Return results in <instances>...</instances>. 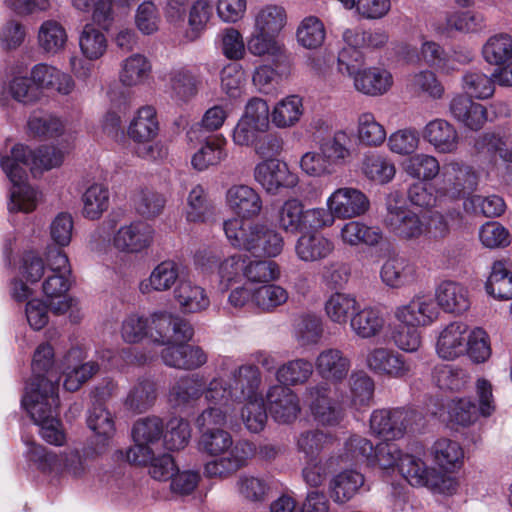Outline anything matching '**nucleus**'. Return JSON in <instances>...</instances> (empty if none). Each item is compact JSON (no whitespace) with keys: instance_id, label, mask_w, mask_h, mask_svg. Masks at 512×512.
<instances>
[{"instance_id":"f257e3e1","label":"nucleus","mask_w":512,"mask_h":512,"mask_svg":"<svg viewBox=\"0 0 512 512\" xmlns=\"http://www.w3.org/2000/svg\"><path fill=\"white\" fill-rule=\"evenodd\" d=\"M63 159V152L53 146H42L32 151L23 144H16L11 155L1 159V167L12 183L9 211L30 213L37 207L40 192L27 184V169L36 177L59 167Z\"/></svg>"},{"instance_id":"f03ea898","label":"nucleus","mask_w":512,"mask_h":512,"mask_svg":"<svg viewBox=\"0 0 512 512\" xmlns=\"http://www.w3.org/2000/svg\"><path fill=\"white\" fill-rule=\"evenodd\" d=\"M219 375L209 382L207 403L227 406L263 397L260 392L262 376L254 364L236 365L230 357L218 363Z\"/></svg>"},{"instance_id":"7ed1b4c3","label":"nucleus","mask_w":512,"mask_h":512,"mask_svg":"<svg viewBox=\"0 0 512 512\" xmlns=\"http://www.w3.org/2000/svg\"><path fill=\"white\" fill-rule=\"evenodd\" d=\"M199 450L217 457L204 466L207 477L226 478L247 464L253 456V445L247 441L233 443L231 434L224 429H209L201 432Z\"/></svg>"},{"instance_id":"20e7f679","label":"nucleus","mask_w":512,"mask_h":512,"mask_svg":"<svg viewBox=\"0 0 512 512\" xmlns=\"http://www.w3.org/2000/svg\"><path fill=\"white\" fill-rule=\"evenodd\" d=\"M223 229L234 248L248 251L255 257H277L284 247L282 235L264 224H245L231 218L223 223Z\"/></svg>"},{"instance_id":"39448f33","label":"nucleus","mask_w":512,"mask_h":512,"mask_svg":"<svg viewBox=\"0 0 512 512\" xmlns=\"http://www.w3.org/2000/svg\"><path fill=\"white\" fill-rule=\"evenodd\" d=\"M46 392L40 393L31 388L23 395L21 404L40 429L44 441L51 445L62 446L66 443V433L58 418L59 396L53 393L51 384H47Z\"/></svg>"},{"instance_id":"423d86ee","label":"nucleus","mask_w":512,"mask_h":512,"mask_svg":"<svg viewBox=\"0 0 512 512\" xmlns=\"http://www.w3.org/2000/svg\"><path fill=\"white\" fill-rule=\"evenodd\" d=\"M364 66V56L357 50H340L337 57V70L353 79L354 88L365 95L381 96L393 85L392 74L380 67Z\"/></svg>"},{"instance_id":"0eeeda50","label":"nucleus","mask_w":512,"mask_h":512,"mask_svg":"<svg viewBox=\"0 0 512 512\" xmlns=\"http://www.w3.org/2000/svg\"><path fill=\"white\" fill-rule=\"evenodd\" d=\"M370 432L386 441L403 438L424 426L423 414L411 406L381 408L370 415Z\"/></svg>"},{"instance_id":"6e6552de","label":"nucleus","mask_w":512,"mask_h":512,"mask_svg":"<svg viewBox=\"0 0 512 512\" xmlns=\"http://www.w3.org/2000/svg\"><path fill=\"white\" fill-rule=\"evenodd\" d=\"M384 224L400 240L414 241L428 235L429 222L406 204L400 191L390 192L385 201Z\"/></svg>"},{"instance_id":"1a4fd4ad","label":"nucleus","mask_w":512,"mask_h":512,"mask_svg":"<svg viewBox=\"0 0 512 512\" xmlns=\"http://www.w3.org/2000/svg\"><path fill=\"white\" fill-rule=\"evenodd\" d=\"M478 181V173L471 165L452 160L442 166L435 192L445 203L465 199L476 190Z\"/></svg>"},{"instance_id":"9d476101","label":"nucleus","mask_w":512,"mask_h":512,"mask_svg":"<svg viewBox=\"0 0 512 512\" xmlns=\"http://www.w3.org/2000/svg\"><path fill=\"white\" fill-rule=\"evenodd\" d=\"M27 446L25 456L44 473H67L73 477L81 476L85 471L84 461L77 450L56 454L37 444L26 436H22Z\"/></svg>"},{"instance_id":"9b49d317","label":"nucleus","mask_w":512,"mask_h":512,"mask_svg":"<svg viewBox=\"0 0 512 512\" xmlns=\"http://www.w3.org/2000/svg\"><path fill=\"white\" fill-rule=\"evenodd\" d=\"M338 391L337 387L332 388L328 383H318L306 388L305 399L318 424L335 426L343 419V406L337 397Z\"/></svg>"},{"instance_id":"f8f14e48","label":"nucleus","mask_w":512,"mask_h":512,"mask_svg":"<svg viewBox=\"0 0 512 512\" xmlns=\"http://www.w3.org/2000/svg\"><path fill=\"white\" fill-rule=\"evenodd\" d=\"M365 367L374 375L389 379H404L411 375L412 362L393 348L374 346L364 356Z\"/></svg>"},{"instance_id":"ddd939ff","label":"nucleus","mask_w":512,"mask_h":512,"mask_svg":"<svg viewBox=\"0 0 512 512\" xmlns=\"http://www.w3.org/2000/svg\"><path fill=\"white\" fill-rule=\"evenodd\" d=\"M479 408L469 399L452 400L448 404V420L451 423L466 426L477 419L478 410L483 416H490L494 411L492 385L485 379L477 381Z\"/></svg>"},{"instance_id":"4468645a","label":"nucleus","mask_w":512,"mask_h":512,"mask_svg":"<svg viewBox=\"0 0 512 512\" xmlns=\"http://www.w3.org/2000/svg\"><path fill=\"white\" fill-rule=\"evenodd\" d=\"M253 177L266 193L277 195L282 189H293L298 185V175L285 162L278 159H264L257 163Z\"/></svg>"},{"instance_id":"2eb2a0df","label":"nucleus","mask_w":512,"mask_h":512,"mask_svg":"<svg viewBox=\"0 0 512 512\" xmlns=\"http://www.w3.org/2000/svg\"><path fill=\"white\" fill-rule=\"evenodd\" d=\"M393 316L400 324L429 327L440 316L434 297L429 294H415L407 303L397 306Z\"/></svg>"},{"instance_id":"dca6fc26","label":"nucleus","mask_w":512,"mask_h":512,"mask_svg":"<svg viewBox=\"0 0 512 512\" xmlns=\"http://www.w3.org/2000/svg\"><path fill=\"white\" fill-rule=\"evenodd\" d=\"M326 206L335 219L348 220L365 215L370 209V200L362 190L345 186L328 196Z\"/></svg>"},{"instance_id":"f3484780","label":"nucleus","mask_w":512,"mask_h":512,"mask_svg":"<svg viewBox=\"0 0 512 512\" xmlns=\"http://www.w3.org/2000/svg\"><path fill=\"white\" fill-rule=\"evenodd\" d=\"M474 148L478 155L489 158L488 175H500L498 158L504 163H512V134L502 131L484 132L475 139Z\"/></svg>"},{"instance_id":"a211bd4d","label":"nucleus","mask_w":512,"mask_h":512,"mask_svg":"<svg viewBox=\"0 0 512 512\" xmlns=\"http://www.w3.org/2000/svg\"><path fill=\"white\" fill-rule=\"evenodd\" d=\"M152 324L157 334L155 343L165 347L172 344H185L194 334L193 327L187 320L167 311L152 313Z\"/></svg>"},{"instance_id":"6ab92c4d","label":"nucleus","mask_w":512,"mask_h":512,"mask_svg":"<svg viewBox=\"0 0 512 512\" xmlns=\"http://www.w3.org/2000/svg\"><path fill=\"white\" fill-rule=\"evenodd\" d=\"M155 237L154 228L148 223L136 220L121 226L113 237L114 247L127 254H138L149 249Z\"/></svg>"},{"instance_id":"aec40b11","label":"nucleus","mask_w":512,"mask_h":512,"mask_svg":"<svg viewBox=\"0 0 512 512\" xmlns=\"http://www.w3.org/2000/svg\"><path fill=\"white\" fill-rule=\"evenodd\" d=\"M352 362L350 357L339 348H325L319 352L314 367L320 378L330 386L337 387L348 376Z\"/></svg>"},{"instance_id":"412c9836","label":"nucleus","mask_w":512,"mask_h":512,"mask_svg":"<svg viewBox=\"0 0 512 512\" xmlns=\"http://www.w3.org/2000/svg\"><path fill=\"white\" fill-rule=\"evenodd\" d=\"M53 363V347L48 343L39 345L33 356L32 377L25 387L24 395H27L31 388L38 390L40 393L46 392L47 384H51L53 393L58 394L59 378L51 370Z\"/></svg>"},{"instance_id":"4be33fe9","label":"nucleus","mask_w":512,"mask_h":512,"mask_svg":"<svg viewBox=\"0 0 512 512\" xmlns=\"http://www.w3.org/2000/svg\"><path fill=\"white\" fill-rule=\"evenodd\" d=\"M208 389L209 383L206 385L202 375L191 374L181 377L171 386L168 401L174 408L186 410L194 407L202 396L207 401Z\"/></svg>"},{"instance_id":"5701e85b","label":"nucleus","mask_w":512,"mask_h":512,"mask_svg":"<svg viewBox=\"0 0 512 512\" xmlns=\"http://www.w3.org/2000/svg\"><path fill=\"white\" fill-rule=\"evenodd\" d=\"M268 410L273 420L280 424L294 422L300 411V401L297 394L290 388L274 385L267 392Z\"/></svg>"},{"instance_id":"b1692460","label":"nucleus","mask_w":512,"mask_h":512,"mask_svg":"<svg viewBox=\"0 0 512 512\" xmlns=\"http://www.w3.org/2000/svg\"><path fill=\"white\" fill-rule=\"evenodd\" d=\"M84 352L79 347L71 348L65 355L62 366L64 374L63 386L67 391L78 390L99 370V365L93 361L82 363Z\"/></svg>"},{"instance_id":"393cba45","label":"nucleus","mask_w":512,"mask_h":512,"mask_svg":"<svg viewBox=\"0 0 512 512\" xmlns=\"http://www.w3.org/2000/svg\"><path fill=\"white\" fill-rule=\"evenodd\" d=\"M422 137L436 152L442 154L455 153L460 143L456 127L443 118L429 121L422 130Z\"/></svg>"},{"instance_id":"a878e982","label":"nucleus","mask_w":512,"mask_h":512,"mask_svg":"<svg viewBox=\"0 0 512 512\" xmlns=\"http://www.w3.org/2000/svg\"><path fill=\"white\" fill-rule=\"evenodd\" d=\"M449 111L456 122L472 131H479L488 120L487 108L464 94L455 95Z\"/></svg>"},{"instance_id":"bb28decb","label":"nucleus","mask_w":512,"mask_h":512,"mask_svg":"<svg viewBox=\"0 0 512 512\" xmlns=\"http://www.w3.org/2000/svg\"><path fill=\"white\" fill-rule=\"evenodd\" d=\"M226 204L228 208L244 222L260 214L262 199L260 194L248 185H233L226 192Z\"/></svg>"},{"instance_id":"cd10ccee","label":"nucleus","mask_w":512,"mask_h":512,"mask_svg":"<svg viewBox=\"0 0 512 512\" xmlns=\"http://www.w3.org/2000/svg\"><path fill=\"white\" fill-rule=\"evenodd\" d=\"M468 326L460 321L446 325L439 333L436 351L445 360H455L466 355Z\"/></svg>"},{"instance_id":"c85d7f7f","label":"nucleus","mask_w":512,"mask_h":512,"mask_svg":"<svg viewBox=\"0 0 512 512\" xmlns=\"http://www.w3.org/2000/svg\"><path fill=\"white\" fill-rule=\"evenodd\" d=\"M380 278L387 287L401 289L417 281V266L406 257L392 256L382 264Z\"/></svg>"},{"instance_id":"c756f323","label":"nucleus","mask_w":512,"mask_h":512,"mask_svg":"<svg viewBox=\"0 0 512 512\" xmlns=\"http://www.w3.org/2000/svg\"><path fill=\"white\" fill-rule=\"evenodd\" d=\"M165 365L182 370H195L206 364L208 356L199 346L185 344H172L161 352Z\"/></svg>"},{"instance_id":"7c9ffc66","label":"nucleus","mask_w":512,"mask_h":512,"mask_svg":"<svg viewBox=\"0 0 512 512\" xmlns=\"http://www.w3.org/2000/svg\"><path fill=\"white\" fill-rule=\"evenodd\" d=\"M31 80L40 92L48 90L68 95L75 87L74 80L69 74L45 63L37 64L32 68Z\"/></svg>"},{"instance_id":"2f4dec72","label":"nucleus","mask_w":512,"mask_h":512,"mask_svg":"<svg viewBox=\"0 0 512 512\" xmlns=\"http://www.w3.org/2000/svg\"><path fill=\"white\" fill-rule=\"evenodd\" d=\"M385 317L382 310L373 305H366L355 311L350 318L351 331L360 339H372L378 337L384 330Z\"/></svg>"},{"instance_id":"473e14b6","label":"nucleus","mask_w":512,"mask_h":512,"mask_svg":"<svg viewBox=\"0 0 512 512\" xmlns=\"http://www.w3.org/2000/svg\"><path fill=\"white\" fill-rule=\"evenodd\" d=\"M180 277V265L174 260H164L157 264L150 275L139 283L142 294L166 292L175 286Z\"/></svg>"},{"instance_id":"72a5a7b5","label":"nucleus","mask_w":512,"mask_h":512,"mask_svg":"<svg viewBox=\"0 0 512 512\" xmlns=\"http://www.w3.org/2000/svg\"><path fill=\"white\" fill-rule=\"evenodd\" d=\"M434 299L438 308L446 313L461 314L470 307L467 288L450 280L443 281L437 286Z\"/></svg>"},{"instance_id":"f704fd0d","label":"nucleus","mask_w":512,"mask_h":512,"mask_svg":"<svg viewBox=\"0 0 512 512\" xmlns=\"http://www.w3.org/2000/svg\"><path fill=\"white\" fill-rule=\"evenodd\" d=\"M334 243L322 234L309 233L301 235L295 243V254L300 261L318 262L333 253Z\"/></svg>"},{"instance_id":"c9c22d12","label":"nucleus","mask_w":512,"mask_h":512,"mask_svg":"<svg viewBox=\"0 0 512 512\" xmlns=\"http://www.w3.org/2000/svg\"><path fill=\"white\" fill-rule=\"evenodd\" d=\"M174 299L185 314L200 313L210 306L206 290L190 280L178 282L174 288Z\"/></svg>"},{"instance_id":"e433bc0d","label":"nucleus","mask_w":512,"mask_h":512,"mask_svg":"<svg viewBox=\"0 0 512 512\" xmlns=\"http://www.w3.org/2000/svg\"><path fill=\"white\" fill-rule=\"evenodd\" d=\"M359 304L354 294L335 291L325 300L324 312L332 323L345 326L359 308Z\"/></svg>"},{"instance_id":"4c0bfd02","label":"nucleus","mask_w":512,"mask_h":512,"mask_svg":"<svg viewBox=\"0 0 512 512\" xmlns=\"http://www.w3.org/2000/svg\"><path fill=\"white\" fill-rule=\"evenodd\" d=\"M151 71L149 59L143 54L134 53L122 60L118 77L123 86L136 87L148 81Z\"/></svg>"},{"instance_id":"58836bf2","label":"nucleus","mask_w":512,"mask_h":512,"mask_svg":"<svg viewBox=\"0 0 512 512\" xmlns=\"http://www.w3.org/2000/svg\"><path fill=\"white\" fill-rule=\"evenodd\" d=\"M169 83L172 97L178 102L186 103L198 94L202 80L199 74L181 67L171 71Z\"/></svg>"},{"instance_id":"ea45409f","label":"nucleus","mask_w":512,"mask_h":512,"mask_svg":"<svg viewBox=\"0 0 512 512\" xmlns=\"http://www.w3.org/2000/svg\"><path fill=\"white\" fill-rule=\"evenodd\" d=\"M159 131L156 110L152 106L138 109L128 126V136L137 143L151 142Z\"/></svg>"},{"instance_id":"a19ab883","label":"nucleus","mask_w":512,"mask_h":512,"mask_svg":"<svg viewBox=\"0 0 512 512\" xmlns=\"http://www.w3.org/2000/svg\"><path fill=\"white\" fill-rule=\"evenodd\" d=\"M121 338L128 344H137L150 337L155 343L157 334L152 324V315L147 317L139 312L127 314L121 324Z\"/></svg>"},{"instance_id":"79ce46f5","label":"nucleus","mask_w":512,"mask_h":512,"mask_svg":"<svg viewBox=\"0 0 512 512\" xmlns=\"http://www.w3.org/2000/svg\"><path fill=\"white\" fill-rule=\"evenodd\" d=\"M304 114L303 98L299 95H288L279 100L271 111L272 123L280 129L295 126Z\"/></svg>"},{"instance_id":"37998d69","label":"nucleus","mask_w":512,"mask_h":512,"mask_svg":"<svg viewBox=\"0 0 512 512\" xmlns=\"http://www.w3.org/2000/svg\"><path fill=\"white\" fill-rule=\"evenodd\" d=\"M340 238L346 245L355 247L359 245L376 246L383 233L378 227L368 226L364 222L352 220L343 225L340 230Z\"/></svg>"},{"instance_id":"c03bdc74","label":"nucleus","mask_w":512,"mask_h":512,"mask_svg":"<svg viewBox=\"0 0 512 512\" xmlns=\"http://www.w3.org/2000/svg\"><path fill=\"white\" fill-rule=\"evenodd\" d=\"M227 140L223 135L209 138L191 158L194 169L204 171L210 166H216L227 157Z\"/></svg>"},{"instance_id":"a18cd8bd","label":"nucleus","mask_w":512,"mask_h":512,"mask_svg":"<svg viewBox=\"0 0 512 512\" xmlns=\"http://www.w3.org/2000/svg\"><path fill=\"white\" fill-rule=\"evenodd\" d=\"M434 462L447 472H453L462 467L464 462V451L461 445L448 438H441L435 441L431 448Z\"/></svg>"},{"instance_id":"49530a36","label":"nucleus","mask_w":512,"mask_h":512,"mask_svg":"<svg viewBox=\"0 0 512 512\" xmlns=\"http://www.w3.org/2000/svg\"><path fill=\"white\" fill-rule=\"evenodd\" d=\"M68 35L63 25L56 20L44 21L37 34L39 48L48 55L62 52L67 44Z\"/></svg>"},{"instance_id":"de8ad7c7","label":"nucleus","mask_w":512,"mask_h":512,"mask_svg":"<svg viewBox=\"0 0 512 512\" xmlns=\"http://www.w3.org/2000/svg\"><path fill=\"white\" fill-rule=\"evenodd\" d=\"M363 175L370 181L384 185L393 180L396 174L394 162L378 153L366 155L361 167Z\"/></svg>"},{"instance_id":"09e8293b","label":"nucleus","mask_w":512,"mask_h":512,"mask_svg":"<svg viewBox=\"0 0 512 512\" xmlns=\"http://www.w3.org/2000/svg\"><path fill=\"white\" fill-rule=\"evenodd\" d=\"M356 137L365 147H379L385 142L387 134L372 112H362L357 116Z\"/></svg>"},{"instance_id":"8fccbe9b","label":"nucleus","mask_w":512,"mask_h":512,"mask_svg":"<svg viewBox=\"0 0 512 512\" xmlns=\"http://www.w3.org/2000/svg\"><path fill=\"white\" fill-rule=\"evenodd\" d=\"M481 53L491 66L506 63L512 59V36L503 32L491 35L483 44Z\"/></svg>"},{"instance_id":"3c124183","label":"nucleus","mask_w":512,"mask_h":512,"mask_svg":"<svg viewBox=\"0 0 512 512\" xmlns=\"http://www.w3.org/2000/svg\"><path fill=\"white\" fill-rule=\"evenodd\" d=\"M87 425L103 447L108 445L116 432L114 418L102 404H94L89 410Z\"/></svg>"},{"instance_id":"603ef678","label":"nucleus","mask_w":512,"mask_h":512,"mask_svg":"<svg viewBox=\"0 0 512 512\" xmlns=\"http://www.w3.org/2000/svg\"><path fill=\"white\" fill-rule=\"evenodd\" d=\"M409 89L418 96L431 100H440L445 95V87L435 72L429 69L420 70L411 75Z\"/></svg>"},{"instance_id":"864d4df0","label":"nucleus","mask_w":512,"mask_h":512,"mask_svg":"<svg viewBox=\"0 0 512 512\" xmlns=\"http://www.w3.org/2000/svg\"><path fill=\"white\" fill-rule=\"evenodd\" d=\"M79 47L86 59L95 61L106 53L108 40L102 30L93 24H86L79 36Z\"/></svg>"},{"instance_id":"5fc2aeb1","label":"nucleus","mask_w":512,"mask_h":512,"mask_svg":"<svg viewBox=\"0 0 512 512\" xmlns=\"http://www.w3.org/2000/svg\"><path fill=\"white\" fill-rule=\"evenodd\" d=\"M364 484V477L355 470H345L331 481V496L337 503L349 501Z\"/></svg>"},{"instance_id":"6e6d98bb","label":"nucleus","mask_w":512,"mask_h":512,"mask_svg":"<svg viewBox=\"0 0 512 512\" xmlns=\"http://www.w3.org/2000/svg\"><path fill=\"white\" fill-rule=\"evenodd\" d=\"M253 20V29L278 35L286 24V12L282 6L267 4L254 12Z\"/></svg>"},{"instance_id":"4d7b16f0","label":"nucleus","mask_w":512,"mask_h":512,"mask_svg":"<svg viewBox=\"0 0 512 512\" xmlns=\"http://www.w3.org/2000/svg\"><path fill=\"white\" fill-rule=\"evenodd\" d=\"M405 172L412 178L421 181H431L440 176L442 167L438 159L429 154L418 153L404 162Z\"/></svg>"},{"instance_id":"13d9d810","label":"nucleus","mask_w":512,"mask_h":512,"mask_svg":"<svg viewBox=\"0 0 512 512\" xmlns=\"http://www.w3.org/2000/svg\"><path fill=\"white\" fill-rule=\"evenodd\" d=\"M486 291L499 300L512 299V272L504 261L493 263L490 276L486 282Z\"/></svg>"},{"instance_id":"bf43d9fd","label":"nucleus","mask_w":512,"mask_h":512,"mask_svg":"<svg viewBox=\"0 0 512 512\" xmlns=\"http://www.w3.org/2000/svg\"><path fill=\"white\" fill-rule=\"evenodd\" d=\"M332 436L319 429L301 431L295 438L297 450L305 460L314 461L322 450L332 442Z\"/></svg>"},{"instance_id":"052dcab7","label":"nucleus","mask_w":512,"mask_h":512,"mask_svg":"<svg viewBox=\"0 0 512 512\" xmlns=\"http://www.w3.org/2000/svg\"><path fill=\"white\" fill-rule=\"evenodd\" d=\"M289 298L288 291L272 282L255 288L254 308L261 312L270 313L284 305Z\"/></svg>"},{"instance_id":"680f3d73","label":"nucleus","mask_w":512,"mask_h":512,"mask_svg":"<svg viewBox=\"0 0 512 512\" xmlns=\"http://www.w3.org/2000/svg\"><path fill=\"white\" fill-rule=\"evenodd\" d=\"M190 439L191 426L186 419L173 417L164 426L162 440L167 450H182L189 444Z\"/></svg>"},{"instance_id":"e2e57ef3","label":"nucleus","mask_w":512,"mask_h":512,"mask_svg":"<svg viewBox=\"0 0 512 512\" xmlns=\"http://www.w3.org/2000/svg\"><path fill=\"white\" fill-rule=\"evenodd\" d=\"M313 373V364L304 358L290 360L276 371V378L282 386L304 384Z\"/></svg>"},{"instance_id":"0e129e2a","label":"nucleus","mask_w":512,"mask_h":512,"mask_svg":"<svg viewBox=\"0 0 512 512\" xmlns=\"http://www.w3.org/2000/svg\"><path fill=\"white\" fill-rule=\"evenodd\" d=\"M277 34L265 33L253 29L247 40V49L250 54L257 57H271L279 59L284 53L283 46L276 39Z\"/></svg>"},{"instance_id":"69168bd1","label":"nucleus","mask_w":512,"mask_h":512,"mask_svg":"<svg viewBox=\"0 0 512 512\" xmlns=\"http://www.w3.org/2000/svg\"><path fill=\"white\" fill-rule=\"evenodd\" d=\"M132 201L137 214L146 219L159 216L166 204L164 195L150 188L137 190Z\"/></svg>"},{"instance_id":"338daca9","label":"nucleus","mask_w":512,"mask_h":512,"mask_svg":"<svg viewBox=\"0 0 512 512\" xmlns=\"http://www.w3.org/2000/svg\"><path fill=\"white\" fill-rule=\"evenodd\" d=\"M156 396L155 383L149 379H142L129 391L125 400V406L135 413H142L154 404Z\"/></svg>"},{"instance_id":"774afa93","label":"nucleus","mask_w":512,"mask_h":512,"mask_svg":"<svg viewBox=\"0 0 512 512\" xmlns=\"http://www.w3.org/2000/svg\"><path fill=\"white\" fill-rule=\"evenodd\" d=\"M432 469L421 458L410 454H405L398 463L401 475L414 487H426Z\"/></svg>"}]
</instances>
